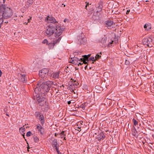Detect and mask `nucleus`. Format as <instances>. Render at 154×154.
Here are the masks:
<instances>
[{"label":"nucleus","instance_id":"nucleus-56","mask_svg":"<svg viewBox=\"0 0 154 154\" xmlns=\"http://www.w3.org/2000/svg\"><path fill=\"white\" fill-rule=\"evenodd\" d=\"M28 22H30V19H29L28 20Z\"/></svg>","mask_w":154,"mask_h":154},{"label":"nucleus","instance_id":"nucleus-64","mask_svg":"<svg viewBox=\"0 0 154 154\" xmlns=\"http://www.w3.org/2000/svg\"><path fill=\"white\" fill-rule=\"evenodd\" d=\"M75 53V54H77V53Z\"/></svg>","mask_w":154,"mask_h":154},{"label":"nucleus","instance_id":"nucleus-41","mask_svg":"<svg viewBox=\"0 0 154 154\" xmlns=\"http://www.w3.org/2000/svg\"><path fill=\"white\" fill-rule=\"evenodd\" d=\"M79 60H80V61H81V62H83V61H84V58H80V59H79Z\"/></svg>","mask_w":154,"mask_h":154},{"label":"nucleus","instance_id":"nucleus-21","mask_svg":"<svg viewBox=\"0 0 154 154\" xmlns=\"http://www.w3.org/2000/svg\"><path fill=\"white\" fill-rule=\"evenodd\" d=\"M133 126L132 128H135L136 132H139L141 131V130L142 129V127H141V126Z\"/></svg>","mask_w":154,"mask_h":154},{"label":"nucleus","instance_id":"nucleus-38","mask_svg":"<svg viewBox=\"0 0 154 154\" xmlns=\"http://www.w3.org/2000/svg\"><path fill=\"white\" fill-rule=\"evenodd\" d=\"M64 131H62L60 134V135H65L64 134Z\"/></svg>","mask_w":154,"mask_h":154},{"label":"nucleus","instance_id":"nucleus-16","mask_svg":"<svg viewBox=\"0 0 154 154\" xmlns=\"http://www.w3.org/2000/svg\"><path fill=\"white\" fill-rule=\"evenodd\" d=\"M151 25L150 23H146L144 26V28L147 31H149L151 29Z\"/></svg>","mask_w":154,"mask_h":154},{"label":"nucleus","instance_id":"nucleus-18","mask_svg":"<svg viewBox=\"0 0 154 154\" xmlns=\"http://www.w3.org/2000/svg\"><path fill=\"white\" fill-rule=\"evenodd\" d=\"M59 72H54L51 75V76L55 79H58L59 77Z\"/></svg>","mask_w":154,"mask_h":154},{"label":"nucleus","instance_id":"nucleus-46","mask_svg":"<svg viewBox=\"0 0 154 154\" xmlns=\"http://www.w3.org/2000/svg\"><path fill=\"white\" fill-rule=\"evenodd\" d=\"M2 72L1 70H0V77H1L2 75Z\"/></svg>","mask_w":154,"mask_h":154},{"label":"nucleus","instance_id":"nucleus-59","mask_svg":"<svg viewBox=\"0 0 154 154\" xmlns=\"http://www.w3.org/2000/svg\"><path fill=\"white\" fill-rule=\"evenodd\" d=\"M6 115H7L8 116H9V115L8 114H6Z\"/></svg>","mask_w":154,"mask_h":154},{"label":"nucleus","instance_id":"nucleus-17","mask_svg":"<svg viewBox=\"0 0 154 154\" xmlns=\"http://www.w3.org/2000/svg\"><path fill=\"white\" fill-rule=\"evenodd\" d=\"M37 128L38 131L41 134H43L45 132V130L42 126H37Z\"/></svg>","mask_w":154,"mask_h":154},{"label":"nucleus","instance_id":"nucleus-45","mask_svg":"<svg viewBox=\"0 0 154 154\" xmlns=\"http://www.w3.org/2000/svg\"><path fill=\"white\" fill-rule=\"evenodd\" d=\"M89 3H87V4H86V6H85L86 8H87V6H89Z\"/></svg>","mask_w":154,"mask_h":154},{"label":"nucleus","instance_id":"nucleus-39","mask_svg":"<svg viewBox=\"0 0 154 154\" xmlns=\"http://www.w3.org/2000/svg\"><path fill=\"white\" fill-rule=\"evenodd\" d=\"M69 21L68 20V19H65L64 20V22H68Z\"/></svg>","mask_w":154,"mask_h":154},{"label":"nucleus","instance_id":"nucleus-26","mask_svg":"<svg viewBox=\"0 0 154 154\" xmlns=\"http://www.w3.org/2000/svg\"><path fill=\"white\" fill-rule=\"evenodd\" d=\"M98 128L100 130H101L103 132H104V131L106 132L108 131L107 129L106 128V127H104V128L103 130H102V127H100V126H99Z\"/></svg>","mask_w":154,"mask_h":154},{"label":"nucleus","instance_id":"nucleus-20","mask_svg":"<svg viewBox=\"0 0 154 154\" xmlns=\"http://www.w3.org/2000/svg\"><path fill=\"white\" fill-rule=\"evenodd\" d=\"M135 129V128H132V134L134 136V137H136V138L138 137V135H137V134L138 133V132H136Z\"/></svg>","mask_w":154,"mask_h":154},{"label":"nucleus","instance_id":"nucleus-4","mask_svg":"<svg viewBox=\"0 0 154 154\" xmlns=\"http://www.w3.org/2000/svg\"><path fill=\"white\" fill-rule=\"evenodd\" d=\"M49 69H48L44 68L39 71V75L40 77L42 78L41 79L43 81H46L48 79V76Z\"/></svg>","mask_w":154,"mask_h":154},{"label":"nucleus","instance_id":"nucleus-28","mask_svg":"<svg viewBox=\"0 0 154 154\" xmlns=\"http://www.w3.org/2000/svg\"><path fill=\"white\" fill-rule=\"evenodd\" d=\"M101 57V55L100 54H97L95 57V59L96 60H97L99 59Z\"/></svg>","mask_w":154,"mask_h":154},{"label":"nucleus","instance_id":"nucleus-57","mask_svg":"<svg viewBox=\"0 0 154 154\" xmlns=\"http://www.w3.org/2000/svg\"><path fill=\"white\" fill-rule=\"evenodd\" d=\"M64 140H66V137H64Z\"/></svg>","mask_w":154,"mask_h":154},{"label":"nucleus","instance_id":"nucleus-37","mask_svg":"<svg viewBox=\"0 0 154 154\" xmlns=\"http://www.w3.org/2000/svg\"><path fill=\"white\" fill-rule=\"evenodd\" d=\"M80 107L81 108H82L84 110L85 109V106L82 104L80 106Z\"/></svg>","mask_w":154,"mask_h":154},{"label":"nucleus","instance_id":"nucleus-44","mask_svg":"<svg viewBox=\"0 0 154 154\" xmlns=\"http://www.w3.org/2000/svg\"><path fill=\"white\" fill-rule=\"evenodd\" d=\"M86 61H83V63H84L85 64H87L88 63V62H86Z\"/></svg>","mask_w":154,"mask_h":154},{"label":"nucleus","instance_id":"nucleus-22","mask_svg":"<svg viewBox=\"0 0 154 154\" xmlns=\"http://www.w3.org/2000/svg\"><path fill=\"white\" fill-rule=\"evenodd\" d=\"M24 126H23V127H21L19 129V131L20 133L23 136L24 138L25 137V133H24V132L25 131V128L23 127Z\"/></svg>","mask_w":154,"mask_h":154},{"label":"nucleus","instance_id":"nucleus-33","mask_svg":"<svg viewBox=\"0 0 154 154\" xmlns=\"http://www.w3.org/2000/svg\"><path fill=\"white\" fill-rule=\"evenodd\" d=\"M32 134V133L30 131H29L27 132L26 134V136L27 137H29L31 136Z\"/></svg>","mask_w":154,"mask_h":154},{"label":"nucleus","instance_id":"nucleus-43","mask_svg":"<svg viewBox=\"0 0 154 154\" xmlns=\"http://www.w3.org/2000/svg\"><path fill=\"white\" fill-rule=\"evenodd\" d=\"M130 10H127V12H126V14H128L129 12H130Z\"/></svg>","mask_w":154,"mask_h":154},{"label":"nucleus","instance_id":"nucleus-52","mask_svg":"<svg viewBox=\"0 0 154 154\" xmlns=\"http://www.w3.org/2000/svg\"><path fill=\"white\" fill-rule=\"evenodd\" d=\"M73 84V85H77V84L75 83H74Z\"/></svg>","mask_w":154,"mask_h":154},{"label":"nucleus","instance_id":"nucleus-31","mask_svg":"<svg viewBox=\"0 0 154 154\" xmlns=\"http://www.w3.org/2000/svg\"><path fill=\"white\" fill-rule=\"evenodd\" d=\"M89 60H91L93 61H95L96 60L94 58V57H91L89 59Z\"/></svg>","mask_w":154,"mask_h":154},{"label":"nucleus","instance_id":"nucleus-58","mask_svg":"<svg viewBox=\"0 0 154 154\" xmlns=\"http://www.w3.org/2000/svg\"><path fill=\"white\" fill-rule=\"evenodd\" d=\"M5 0H3V2L4 3H5Z\"/></svg>","mask_w":154,"mask_h":154},{"label":"nucleus","instance_id":"nucleus-42","mask_svg":"<svg viewBox=\"0 0 154 154\" xmlns=\"http://www.w3.org/2000/svg\"><path fill=\"white\" fill-rule=\"evenodd\" d=\"M83 64V63H81L78 62V64H77V65L78 66H79V65H82Z\"/></svg>","mask_w":154,"mask_h":154},{"label":"nucleus","instance_id":"nucleus-60","mask_svg":"<svg viewBox=\"0 0 154 154\" xmlns=\"http://www.w3.org/2000/svg\"><path fill=\"white\" fill-rule=\"evenodd\" d=\"M64 7H65V5H63Z\"/></svg>","mask_w":154,"mask_h":154},{"label":"nucleus","instance_id":"nucleus-23","mask_svg":"<svg viewBox=\"0 0 154 154\" xmlns=\"http://www.w3.org/2000/svg\"><path fill=\"white\" fill-rule=\"evenodd\" d=\"M52 146L53 147H56V146H59V145L57 143V141L56 139H54L52 142Z\"/></svg>","mask_w":154,"mask_h":154},{"label":"nucleus","instance_id":"nucleus-19","mask_svg":"<svg viewBox=\"0 0 154 154\" xmlns=\"http://www.w3.org/2000/svg\"><path fill=\"white\" fill-rule=\"evenodd\" d=\"M33 3L32 0H28L26 3L25 6L27 8L30 7Z\"/></svg>","mask_w":154,"mask_h":154},{"label":"nucleus","instance_id":"nucleus-55","mask_svg":"<svg viewBox=\"0 0 154 154\" xmlns=\"http://www.w3.org/2000/svg\"><path fill=\"white\" fill-rule=\"evenodd\" d=\"M78 128L80 129V128H81V127H78V128Z\"/></svg>","mask_w":154,"mask_h":154},{"label":"nucleus","instance_id":"nucleus-6","mask_svg":"<svg viewBox=\"0 0 154 154\" xmlns=\"http://www.w3.org/2000/svg\"><path fill=\"white\" fill-rule=\"evenodd\" d=\"M143 43L148 47H151L153 44L152 39L150 38H144L142 41Z\"/></svg>","mask_w":154,"mask_h":154},{"label":"nucleus","instance_id":"nucleus-53","mask_svg":"<svg viewBox=\"0 0 154 154\" xmlns=\"http://www.w3.org/2000/svg\"><path fill=\"white\" fill-rule=\"evenodd\" d=\"M152 136L154 138V134H152Z\"/></svg>","mask_w":154,"mask_h":154},{"label":"nucleus","instance_id":"nucleus-9","mask_svg":"<svg viewBox=\"0 0 154 154\" xmlns=\"http://www.w3.org/2000/svg\"><path fill=\"white\" fill-rule=\"evenodd\" d=\"M61 36L59 37L57 39H55L53 43H49L48 44V47L49 49H52L53 48L55 44L59 42L61 38Z\"/></svg>","mask_w":154,"mask_h":154},{"label":"nucleus","instance_id":"nucleus-51","mask_svg":"<svg viewBox=\"0 0 154 154\" xmlns=\"http://www.w3.org/2000/svg\"><path fill=\"white\" fill-rule=\"evenodd\" d=\"M113 41H112L110 43V44H112L113 43Z\"/></svg>","mask_w":154,"mask_h":154},{"label":"nucleus","instance_id":"nucleus-2","mask_svg":"<svg viewBox=\"0 0 154 154\" xmlns=\"http://www.w3.org/2000/svg\"><path fill=\"white\" fill-rule=\"evenodd\" d=\"M35 98L37 100V103L38 105L40 106L43 107L42 108L43 111H47L49 109V104L48 102L45 101V94L41 92L40 93L36 94ZM34 99H35V98Z\"/></svg>","mask_w":154,"mask_h":154},{"label":"nucleus","instance_id":"nucleus-29","mask_svg":"<svg viewBox=\"0 0 154 154\" xmlns=\"http://www.w3.org/2000/svg\"><path fill=\"white\" fill-rule=\"evenodd\" d=\"M34 139L35 142H38L39 141L38 138L36 136L34 137Z\"/></svg>","mask_w":154,"mask_h":154},{"label":"nucleus","instance_id":"nucleus-49","mask_svg":"<svg viewBox=\"0 0 154 154\" xmlns=\"http://www.w3.org/2000/svg\"><path fill=\"white\" fill-rule=\"evenodd\" d=\"M100 127H102V130H103L104 129V128H103V126H100Z\"/></svg>","mask_w":154,"mask_h":154},{"label":"nucleus","instance_id":"nucleus-24","mask_svg":"<svg viewBox=\"0 0 154 154\" xmlns=\"http://www.w3.org/2000/svg\"><path fill=\"white\" fill-rule=\"evenodd\" d=\"M132 122L133 123L134 125H137L138 124V120H137L134 118L132 119Z\"/></svg>","mask_w":154,"mask_h":154},{"label":"nucleus","instance_id":"nucleus-62","mask_svg":"<svg viewBox=\"0 0 154 154\" xmlns=\"http://www.w3.org/2000/svg\"><path fill=\"white\" fill-rule=\"evenodd\" d=\"M72 91H72V92H74V90H72Z\"/></svg>","mask_w":154,"mask_h":154},{"label":"nucleus","instance_id":"nucleus-27","mask_svg":"<svg viewBox=\"0 0 154 154\" xmlns=\"http://www.w3.org/2000/svg\"><path fill=\"white\" fill-rule=\"evenodd\" d=\"M82 57H83V58H84V61H87V62H88L89 61V59L85 57V55H83V56H82Z\"/></svg>","mask_w":154,"mask_h":154},{"label":"nucleus","instance_id":"nucleus-50","mask_svg":"<svg viewBox=\"0 0 154 154\" xmlns=\"http://www.w3.org/2000/svg\"><path fill=\"white\" fill-rule=\"evenodd\" d=\"M57 135H58V134H56V133H55V136H57Z\"/></svg>","mask_w":154,"mask_h":154},{"label":"nucleus","instance_id":"nucleus-3","mask_svg":"<svg viewBox=\"0 0 154 154\" xmlns=\"http://www.w3.org/2000/svg\"><path fill=\"white\" fill-rule=\"evenodd\" d=\"M13 15L12 11L11 8L4 4L0 6V17L2 16L4 19H7L11 17Z\"/></svg>","mask_w":154,"mask_h":154},{"label":"nucleus","instance_id":"nucleus-10","mask_svg":"<svg viewBox=\"0 0 154 154\" xmlns=\"http://www.w3.org/2000/svg\"><path fill=\"white\" fill-rule=\"evenodd\" d=\"M45 20L46 22L48 21L51 23H55L57 22L54 17H50L49 16L46 17Z\"/></svg>","mask_w":154,"mask_h":154},{"label":"nucleus","instance_id":"nucleus-13","mask_svg":"<svg viewBox=\"0 0 154 154\" xmlns=\"http://www.w3.org/2000/svg\"><path fill=\"white\" fill-rule=\"evenodd\" d=\"M58 29H55L56 31L55 32V37L57 38L58 37L62 34V31L63 30V28L62 29L60 28Z\"/></svg>","mask_w":154,"mask_h":154},{"label":"nucleus","instance_id":"nucleus-63","mask_svg":"<svg viewBox=\"0 0 154 154\" xmlns=\"http://www.w3.org/2000/svg\"><path fill=\"white\" fill-rule=\"evenodd\" d=\"M24 125H26V124H25Z\"/></svg>","mask_w":154,"mask_h":154},{"label":"nucleus","instance_id":"nucleus-8","mask_svg":"<svg viewBox=\"0 0 154 154\" xmlns=\"http://www.w3.org/2000/svg\"><path fill=\"white\" fill-rule=\"evenodd\" d=\"M55 29L56 28L54 26L50 25L46 30L45 32L47 35L50 36L54 33Z\"/></svg>","mask_w":154,"mask_h":154},{"label":"nucleus","instance_id":"nucleus-25","mask_svg":"<svg viewBox=\"0 0 154 154\" xmlns=\"http://www.w3.org/2000/svg\"><path fill=\"white\" fill-rule=\"evenodd\" d=\"M106 40L107 38L106 37L103 38L101 41V43L103 44H105L106 42Z\"/></svg>","mask_w":154,"mask_h":154},{"label":"nucleus","instance_id":"nucleus-35","mask_svg":"<svg viewBox=\"0 0 154 154\" xmlns=\"http://www.w3.org/2000/svg\"><path fill=\"white\" fill-rule=\"evenodd\" d=\"M58 146H56V147H54V148L56 149L57 152V153L58 154H59V153L60 152H59V150Z\"/></svg>","mask_w":154,"mask_h":154},{"label":"nucleus","instance_id":"nucleus-15","mask_svg":"<svg viewBox=\"0 0 154 154\" xmlns=\"http://www.w3.org/2000/svg\"><path fill=\"white\" fill-rule=\"evenodd\" d=\"M20 81L23 82H26L27 81V78L26 75L25 74L22 75L20 74Z\"/></svg>","mask_w":154,"mask_h":154},{"label":"nucleus","instance_id":"nucleus-30","mask_svg":"<svg viewBox=\"0 0 154 154\" xmlns=\"http://www.w3.org/2000/svg\"><path fill=\"white\" fill-rule=\"evenodd\" d=\"M102 7L103 6L102 5H99L98 7V11H101L102 10Z\"/></svg>","mask_w":154,"mask_h":154},{"label":"nucleus","instance_id":"nucleus-36","mask_svg":"<svg viewBox=\"0 0 154 154\" xmlns=\"http://www.w3.org/2000/svg\"><path fill=\"white\" fill-rule=\"evenodd\" d=\"M130 63L129 60H126L125 64L126 65H128L130 64Z\"/></svg>","mask_w":154,"mask_h":154},{"label":"nucleus","instance_id":"nucleus-12","mask_svg":"<svg viewBox=\"0 0 154 154\" xmlns=\"http://www.w3.org/2000/svg\"><path fill=\"white\" fill-rule=\"evenodd\" d=\"M106 136L104 133L102 132L100 133L97 136L96 138L98 139L99 141L103 140L105 138Z\"/></svg>","mask_w":154,"mask_h":154},{"label":"nucleus","instance_id":"nucleus-48","mask_svg":"<svg viewBox=\"0 0 154 154\" xmlns=\"http://www.w3.org/2000/svg\"><path fill=\"white\" fill-rule=\"evenodd\" d=\"M87 66H88V65H86L85 67V69H86L87 68Z\"/></svg>","mask_w":154,"mask_h":154},{"label":"nucleus","instance_id":"nucleus-14","mask_svg":"<svg viewBox=\"0 0 154 154\" xmlns=\"http://www.w3.org/2000/svg\"><path fill=\"white\" fill-rule=\"evenodd\" d=\"M106 24V26L108 27L109 29L111 26L113 25L114 23L112 21L109 20H106L105 22Z\"/></svg>","mask_w":154,"mask_h":154},{"label":"nucleus","instance_id":"nucleus-34","mask_svg":"<svg viewBox=\"0 0 154 154\" xmlns=\"http://www.w3.org/2000/svg\"><path fill=\"white\" fill-rule=\"evenodd\" d=\"M48 41L46 39H44L42 42V43L43 44H46L48 45Z\"/></svg>","mask_w":154,"mask_h":154},{"label":"nucleus","instance_id":"nucleus-11","mask_svg":"<svg viewBox=\"0 0 154 154\" xmlns=\"http://www.w3.org/2000/svg\"><path fill=\"white\" fill-rule=\"evenodd\" d=\"M80 61L79 59L77 57H74L71 58L69 62L75 65H76L78 63L79 61Z\"/></svg>","mask_w":154,"mask_h":154},{"label":"nucleus","instance_id":"nucleus-47","mask_svg":"<svg viewBox=\"0 0 154 154\" xmlns=\"http://www.w3.org/2000/svg\"><path fill=\"white\" fill-rule=\"evenodd\" d=\"M71 103V102L70 101H69L68 102V104L69 105H70Z\"/></svg>","mask_w":154,"mask_h":154},{"label":"nucleus","instance_id":"nucleus-40","mask_svg":"<svg viewBox=\"0 0 154 154\" xmlns=\"http://www.w3.org/2000/svg\"><path fill=\"white\" fill-rule=\"evenodd\" d=\"M91 55V54H89L87 55H85V57H86L88 58H89V57H90Z\"/></svg>","mask_w":154,"mask_h":154},{"label":"nucleus","instance_id":"nucleus-61","mask_svg":"<svg viewBox=\"0 0 154 154\" xmlns=\"http://www.w3.org/2000/svg\"><path fill=\"white\" fill-rule=\"evenodd\" d=\"M129 125V123H128V125Z\"/></svg>","mask_w":154,"mask_h":154},{"label":"nucleus","instance_id":"nucleus-54","mask_svg":"<svg viewBox=\"0 0 154 154\" xmlns=\"http://www.w3.org/2000/svg\"><path fill=\"white\" fill-rule=\"evenodd\" d=\"M92 126V127H91V129H93V126Z\"/></svg>","mask_w":154,"mask_h":154},{"label":"nucleus","instance_id":"nucleus-1","mask_svg":"<svg viewBox=\"0 0 154 154\" xmlns=\"http://www.w3.org/2000/svg\"><path fill=\"white\" fill-rule=\"evenodd\" d=\"M53 82L50 81H43L42 79L39 80L35 88L34 91L35 93H38V91L46 93L50 90L51 85Z\"/></svg>","mask_w":154,"mask_h":154},{"label":"nucleus","instance_id":"nucleus-32","mask_svg":"<svg viewBox=\"0 0 154 154\" xmlns=\"http://www.w3.org/2000/svg\"><path fill=\"white\" fill-rule=\"evenodd\" d=\"M3 17H2V16H1L0 17V24H2L3 22Z\"/></svg>","mask_w":154,"mask_h":154},{"label":"nucleus","instance_id":"nucleus-5","mask_svg":"<svg viewBox=\"0 0 154 154\" xmlns=\"http://www.w3.org/2000/svg\"><path fill=\"white\" fill-rule=\"evenodd\" d=\"M78 41L77 43L79 44H85L87 42L86 38L85 37L84 34L83 33L77 36Z\"/></svg>","mask_w":154,"mask_h":154},{"label":"nucleus","instance_id":"nucleus-7","mask_svg":"<svg viewBox=\"0 0 154 154\" xmlns=\"http://www.w3.org/2000/svg\"><path fill=\"white\" fill-rule=\"evenodd\" d=\"M35 116L36 118L40 121L41 124L43 125L45 121V119L43 115L39 112H36Z\"/></svg>","mask_w":154,"mask_h":154}]
</instances>
